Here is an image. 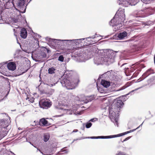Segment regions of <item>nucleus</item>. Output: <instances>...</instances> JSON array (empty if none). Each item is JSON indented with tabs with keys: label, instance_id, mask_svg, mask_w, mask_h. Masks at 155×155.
Returning a JSON list of instances; mask_svg holds the SVG:
<instances>
[{
	"label": "nucleus",
	"instance_id": "nucleus-1",
	"mask_svg": "<svg viewBox=\"0 0 155 155\" xmlns=\"http://www.w3.org/2000/svg\"><path fill=\"white\" fill-rule=\"evenodd\" d=\"M78 79L73 78L71 71H66L61 77L60 83L63 87L68 90L75 88L78 84Z\"/></svg>",
	"mask_w": 155,
	"mask_h": 155
},
{
	"label": "nucleus",
	"instance_id": "nucleus-2",
	"mask_svg": "<svg viewBox=\"0 0 155 155\" xmlns=\"http://www.w3.org/2000/svg\"><path fill=\"white\" fill-rule=\"evenodd\" d=\"M124 9L118 10L109 23L114 27L113 29L117 31L122 29V26L125 20Z\"/></svg>",
	"mask_w": 155,
	"mask_h": 155
},
{
	"label": "nucleus",
	"instance_id": "nucleus-3",
	"mask_svg": "<svg viewBox=\"0 0 155 155\" xmlns=\"http://www.w3.org/2000/svg\"><path fill=\"white\" fill-rule=\"evenodd\" d=\"M117 52L110 51L107 52L106 55H104L103 57H96L94 59V63L97 65L100 64L108 65L112 63L114 61Z\"/></svg>",
	"mask_w": 155,
	"mask_h": 155
},
{
	"label": "nucleus",
	"instance_id": "nucleus-4",
	"mask_svg": "<svg viewBox=\"0 0 155 155\" xmlns=\"http://www.w3.org/2000/svg\"><path fill=\"white\" fill-rule=\"evenodd\" d=\"M50 52V51L47 48L42 47L40 50L34 51L32 53L31 57L35 61L42 62L46 58L47 54Z\"/></svg>",
	"mask_w": 155,
	"mask_h": 155
},
{
	"label": "nucleus",
	"instance_id": "nucleus-5",
	"mask_svg": "<svg viewBox=\"0 0 155 155\" xmlns=\"http://www.w3.org/2000/svg\"><path fill=\"white\" fill-rule=\"evenodd\" d=\"M93 47H90L87 49L81 48L75 54L77 61L78 62H84L90 59V52H88V50L93 49Z\"/></svg>",
	"mask_w": 155,
	"mask_h": 155
},
{
	"label": "nucleus",
	"instance_id": "nucleus-6",
	"mask_svg": "<svg viewBox=\"0 0 155 155\" xmlns=\"http://www.w3.org/2000/svg\"><path fill=\"white\" fill-rule=\"evenodd\" d=\"M12 9H5L2 12L0 15V24H9L12 15L14 14V12H12Z\"/></svg>",
	"mask_w": 155,
	"mask_h": 155
},
{
	"label": "nucleus",
	"instance_id": "nucleus-7",
	"mask_svg": "<svg viewBox=\"0 0 155 155\" xmlns=\"http://www.w3.org/2000/svg\"><path fill=\"white\" fill-rule=\"evenodd\" d=\"M15 9L14 12H17L18 15L24 13L25 12L26 6L28 3L25 5V0H15Z\"/></svg>",
	"mask_w": 155,
	"mask_h": 155
},
{
	"label": "nucleus",
	"instance_id": "nucleus-8",
	"mask_svg": "<svg viewBox=\"0 0 155 155\" xmlns=\"http://www.w3.org/2000/svg\"><path fill=\"white\" fill-rule=\"evenodd\" d=\"M9 124L8 120L5 119L0 120V140L7 135L8 131L7 127Z\"/></svg>",
	"mask_w": 155,
	"mask_h": 155
},
{
	"label": "nucleus",
	"instance_id": "nucleus-9",
	"mask_svg": "<svg viewBox=\"0 0 155 155\" xmlns=\"http://www.w3.org/2000/svg\"><path fill=\"white\" fill-rule=\"evenodd\" d=\"M120 110H117V109L113 107L110 108L109 110V116L111 121L113 122L115 125L117 127L118 126V119L119 117L118 112Z\"/></svg>",
	"mask_w": 155,
	"mask_h": 155
},
{
	"label": "nucleus",
	"instance_id": "nucleus-10",
	"mask_svg": "<svg viewBox=\"0 0 155 155\" xmlns=\"http://www.w3.org/2000/svg\"><path fill=\"white\" fill-rule=\"evenodd\" d=\"M70 100H71L70 99ZM61 101L58 103V105L56 107L58 109H60L64 111V113H67L68 111H70V110L67 108V104H64V103H68L69 102V99H68L67 97H63L62 99H61Z\"/></svg>",
	"mask_w": 155,
	"mask_h": 155
},
{
	"label": "nucleus",
	"instance_id": "nucleus-11",
	"mask_svg": "<svg viewBox=\"0 0 155 155\" xmlns=\"http://www.w3.org/2000/svg\"><path fill=\"white\" fill-rule=\"evenodd\" d=\"M13 14V16H14V17L11 18L9 23L12 22L13 24L17 25V27H15L16 28L21 27L22 26V24L21 21V14L18 15L17 12H14Z\"/></svg>",
	"mask_w": 155,
	"mask_h": 155
},
{
	"label": "nucleus",
	"instance_id": "nucleus-12",
	"mask_svg": "<svg viewBox=\"0 0 155 155\" xmlns=\"http://www.w3.org/2000/svg\"><path fill=\"white\" fill-rule=\"evenodd\" d=\"M127 64V63L123 64L121 65V67L124 70V72L127 76H129L132 75V76L135 77L133 74L134 73V71H136L137 69L138 65H135L131 67H130L129 68L126 67V66L124 67V66Z\"/></svg>",
	"mask_w": 155,
	"mask_h": 155
},
{
	"label": "nucleus",
	"instance_id": "nucleus-13",
	"mask_svg": "<svg viewBox=\"0 0 155 155\" xmlns=\"http://www.w3.org/2000/svg\"><path fill=\"white\" fill-rule=\"evenodd\" d=\"M55 43H59L61 46H64L67 47H72L74 45V41L72 40H60V39H53Z\"/></svg>",
	"mask_w": 155,
	"mask_h": 155
},
{
	"label": "nucleus",
	"instance_id": "nucleus-14",
	"mask_svg": "<svg viewBox=\"0 0 155 155\" xmlns=\"http://www.w3.org/2000/svg\"><path fill=\"white\" fill-rule=\"evenodd\" d=\"M75 99L77 101L81 102H83L85 104L91 101L94 99V97L92 96H85L83 94H81L79 96H77L75 97Z\"/></svg>",
	"mask_w": 155,
	"mask_h": 155
},
{
	"label": "nucleus",
	"instance_id": "nucleus-15",
	"mask_svg": "<svg viewBox=\"0 0 155 155\" xmlns=\"http://www.w3.org/2000/svg\"><path fill=\"white\" fill-rule=\"evenodd\" d=\"M117 3L123 6L128 7L130 5H135L137 2L135 0H118Z\"/></svg>",
	"mask_w": 155,
	"mask_h": 155
},
{
	"label": "nucleus",
	"instance_id": "nucleus-16",
	"mask_svg": "<svg viewBox=\"0 0 155 155\" xmlns=\"http://www.w3.org/2000/svg\"><path fill=\"white\" fill-rule=\"evenodd\" d=\"M51 103L49 100L43 99L39 101V104L41 108L46 109L51 106Z\"/></svg>",
	"mask_w": 155,
	"mask_h": 155
},
{
	"label": "nucleus",
	"instance_id": "nucleus-17",
	"mask_svg": "<svg viewBox=\"0 0 155 155\" xmlns=\"http://www.w3.org/2000/svg\"><path fill=\"white\" fill-rule=\"evenodd\" d=\"M96 38L97 37L95 35H94L89 37L85 38L86 40L85 41V42L87 43L86 45H90L92 44L97 42L98 40H92L93 39L95 38Z\"/></svg>",
	"mask_w": 155,
	"mask_h": 155
},
{
	"label": "nucleus",
	"instance_id": "nucleus-18",
	"mask_svg": "<svg viewBox=\"0 0 155 155\" xmlns=\"http://www.w3.org/2000/svg\"><path fill=\"white\" fill-rule=\"evenodd\" d=\"M125 42L129 45L132 48H136L137 46V41H134L133 38H131L128 40L126 41Z\"/></svg>",
	"mask_w": 155,
	"mask_h": 155
},
{
	"label": "nucleus",
	"instance_id": "nucleus-19",
	"mask_svg": "<svg viewBox=\"0 0 155 155\" xmlns=\"http://www.w3.org/2000/svg\"><path fill=\"white\" fill-rule=\"evenodd\" d=\"M15 0H8L4 4V6L6 9H12L11 8L12 6L15 8V5L14 3Z\"/></svg>",
	"mask_w": 155,
	"mask_h": 155
},
{
	"label": "nucleus",
	"instance_id": "nucleus-20",
	"mask_svg": "<svg viewBox=\"0 0 155 155\" xmlns=\"http://www.w3.org/2000/svg\"><path fill=\"white\" fill-rule=\"evenodd\" d=\"M124 103L122 101L120 100H118L117 102L115 103V105L114 106H113L112 107L116 108L117 110H120V108L122 107Z\"/></svg>",
	"mask_w": 155,
	"mask_h": 155
},
{
	"label": "nucleus",
	"instance_id": "nucleus-21",
	"mask_svg": "<svg viewBox=\"0 0 155 155\" xmlns=\"http://www.w3.org/2000/svg\"><path fill=\"white\" fill-rule=\"evenodd\" d=\"M143 87V86H141V87H139L138 88H137L134 90H133L129 92L128 94H127L126 95H123L122 97H120V98L122 99V101H126L128 99V98H127L126 97L127 96L130 94V95H132L134 93L133 92L136 91L137 90H138L140 89Z\"/></svg>",
	"mask_w": 155,
	"mask_h": 155
},
{
	"label": "nucleus",
	"instance_id": "nucleus-22",
	"mask_svg": "<svg viewBox=\"0 0 155 155\" xmlns=\"http://www.w3.org/2000/svg\"><path fill=\"white\" fill-rule=\"evenodd\" d=\"M114 138V135L107 136H99L97 137H89L88 138L91 139H109Z\"/></svg>",
	"mask_w": 155,
	"mask_h": 155
},
{
	"label": "nucleus",
	"instance_id": "nucleus-23",
	"mask_svg": "<svg viewBox=\"0 0 155 155\" xmlns=\"http://www.w3.org/2000/svg\"><path fill=\"white\" fill-rule=\"evenodd\" d=\"M127 33L125 31L121 32L117 34V37L118 39L121 40L127 38Z\"/></svg>",
	"mask_w": 155,
	"mask_h": 155
},
{
	"label": "nucleus",
	"instance_id": "nucleus-24",
	"mask_svg": "<svg viewBox=\"0 0 155 155\" xmlns=\"http://www.w3.org/2000/svg\"><path fill=\"white\" fill-rule=\"evenodd\" d=\"M7 66L9 70L11 71H14L16 68V65L15 63L13 62L9 63Z\"/></svg>",
	"mask_w": 155,
	"mask_h": 155
},
{
	"label": "nucleus",
	"instance_id": "nucleus-25",
	"mask_svg": "<svg viewBox=\"0 0 155 155\" xmlns=\"http://www.w3.org/2000/svg\"><path fill=\"white\" fill-rule=\"evenodd\" d=\"M20 36L23 38H25L27 36L28 33L26 30L24 28H21L20 31Z\"/></svg>",
	"mask_w": 155,
	"mask_h": 155
},
{
	"label": "nucleus",
	"instance_id": "nucleus-26",
	"mask_svg": "<svg viewBox=\"0 0 155 155\" xmlns=\"http://www.w3.org/2000/svg\"><path fill=\"white\" fill-rule=\"evenodd\" d=\"M138 66L139 68H137V69L136 70V71H135L133 74L134 77H136L138 75L140 72L141 71V69L145 67V66L144 64H140V65H138Z\"/></svg>",
	"mask_w": 155,
	"mask_h": 155
},
{
	"label": "nucleus",
	"instance_id": "nucleus-27",
	"mask_svg": "<svg viewBox=\"0 0 155 155\" xmlns=\"http://www.w3.org/2000/svg\"><path fill=\"white\" fill-rule=\"evenodd\" d=\"M137 129L136 128V129H133L132 130H131L130 131H127V132H124L123 133L119 134H117V135H114V138L118 137H120L124 135L125 134H127L128 133H130L131 132H133L135 131Z\"/></svg>",
	"mask_w": 155,
	"mask_h": 155
},
{
	"label": "nucleus",
	"instance_id": "nucleus-28",
	"mask_svg": "<svg viewBox=\"0 0 155 155\" xmlns=\"http://www.w3.org/2000/svg\"><path fill=\"white\" fill-rule=\"evenodd\" d=\"M101 84L103 87L106 88H107L109 87L110 85V82L106 81L105 80H102Z\"/></svg>",
	"mask_w": 155,
	"mask_h": 155
},
{
	"label": "nucleus",
	"instance_id": "nucleus-29",
	"mask_svg": "<svg viewBox=\"0 0 155 155\" xmlns=\"http://www.w3.org/2000/svg\"><path fill=\"white\" fill-rule=\"evenodd\" d=\"M85 39V38H82L79 39H73V40H74L73 42L74 45H79L81 42V41L84 40Z\"/></svg>",
	"mask_w": 155,
	"mask_h": 155
},
{
	"label": "nucleus",
	"instance_id": "nucleus-30",
	"mask_svg": "<svg viewBox=\"0 0 155 155\" xmlns=\"http://www.w3.org/2000/svg\"><path fill=\"white\" fill-rule=\"evenodd\" d=\"M48 121L44 118H42L40 120L39 123L40 124H42L44 126L47 125Z\"/></svg>",
	"mask_w": 155,
	"mask_h": 155
},
{
	"label": "nucleus",
	"instance_id": "nucleus-31",
	"mask_svg": "<svg viewBox=\"0 0 155 155\" xmlns=\"http://www.w3.org/2000/svg\"><path fill=\"white\" fill-rule=\"evenodd\" d=\"M50 136L49 134L46 133L44 134L43 136V140L45 142H47L50 138Z\"/></svg>",
	"mask_w": 155,
	"mask_h": 155
},
{
	"label": "nucleus",
	"instance_id": "nucleus-32",
	"mask_svg": "<svg viewBox=\"0 0 155 155\" xmlns=\"http://www.w3.org/2000/svg\"><path fill=\"white\" fill-rule=\"evenodd\" d=\"M137 1V3L139 1V0H135ZM154 0H141V1L143 2V3L145 4H149L152 1H154Z\"/></svg>",
	"mask_w": 155,
	"mask_h": 155
},
{
	"label": "nucleus",
	"instance_id": "nucleus-33",
	"mask_svg": "<svg viewBox=\"0 0 155 155\" xmlns=\"http://www.w3.org/2000/svg\"><path fill=\"white\" fill-rule=\"evenodd\" d=\"M55 69L53 68H49L48 70V73L50 74H53L55 73Z\"/></svg>",
	"mask_w": 155,
	"mask_h": 155
},
{
	"label": "nucleus",
	"instance_id": "nucleus-34",
	"mask_svg": "<svg viewBox=\"0 0 155 155\" xmlns=\"http://www.w3.org/2000/svg\"><path fill=\"white\" fill-rule=\"evenodd\" d=\"M23 51L25 52L28 53H30L31 52V51L28 48H26V47H24L23 48H22Z\"/></svg>",
	"mask_w": 155,
	"mask_h": 155
},
{
	"label": "nucleus",
	"instance_id": "nucleus-35",
	"mask_svg": "<svg viewBox=\"0 0 155 155\" xmlns=\"http://www.w3.org/2000/svg\"><path fill=\"white\" fill-rule=\"evenodd\" d=\"M34 98L31 97H27L26 98V100H28L30 101L31 103H33L34 102Z\"/></svg>",
	"mask_w": 155,
	"mask_h": 155
},
{
	"label": "nucleus",
	"instance_id": "nucleus-36",
	"mask_svg": "<svg viewBox=\"0 0 155 155\" xmlns=\"http://www.w3.org/2000/svg\"><path fill=\"white\" fill-rule=\"evenodd\" d=\"M150 70H148L145 73H144L143 75V76L145 78L146 77H147L149 75H150V74L148 73L149 71H150Z\"/></svg>",
	"mask_w": 155,
	"mask_h": 155
},
{
	"label": "nucleus",
	"instance_id": "nucleus-37",
	"mask_svg": "<svg viewBox=\"0 0 155 155\" xmlns=\"http://www.w3.org/2000/svg\"><path fill=\"white\" fill-rule=\"evenodd\" d=\"M116 155H129L124 152L119 151Z\"/></svg>",
	"mask_w": 155,
	"mask_h": 155
},
{
	"label": "nucleus",
	"instance_id": "nucleus-38",
	"mask_svg": "<svg viewBox=\"0 0 155 155\" xmlns=\"http://www.w3.org/2000/svg\"><path fill=\"white\" fill-rule=\"evenodd\" d=\"M92 125V124L91 122H88L86 124L85 126L87 128H89Z\"/></svg>",
	"mask_w": 155,
	"mask_h": 155
},
{
	"label": "nucleus",
	"instance_id": "nucleus-39",
	"mask_svg": "<svg viewBox=\"0 0 155 155\" xmlns=\"http://www.w3.org/2000/svg\"><path fill=\"white\" fill-rule=\"evenodd\" d=\"M64 60V57L62 55H60L58 58V60L61 62L63 61Z\"/></svg>",
	"mask_w": 155,
	"mask_h": 155
},
{
	"label": "nucleus",
	"instance_id": "nucleus-40",
	"mask_svg": "<svg viewBox=\"0 0 155 155\" xmlns=\"http://www.w3.org/2000/svg\"><path fill=\"white\" fill-rule=\"evenodd\" d=\"M3 5L2 4V2L0 1V13H1L2 12L3 10Z\"/></svg>",
	"mask_w": 155,
	"mask_h": 155
},
{
	"label": "nucleus",
	"instance_id": "nucleus-41",
	"mask_svg": "<svg viewBox=\"0 0 155 155\" xmlns=\"http://www.w3.org/2000/svg\"><path fill=\"white\" fill-rule=\"evenodd\" d=\"M97 120H98V119L97 118H93L89 120V121H91V122H94L95 121H97Z\"/></svg>",
	"mask_w": 155,
	"mask_h": 155
},
{
	"label": "nucleus",
	"instance_id": "nucleus-42",
	"mask_svg": "<svg viewBox=\"0 0 155 155\" xmlns=\"http://www.w3.org/2000/svg\"><path fill=\"white\" fill-rule=\"evenodd\" d=\"M153 22H152L151 21H149L147 22L146 23V25H153Z\"/></svg>",
	"mask_w": 155,
	"mask_h": 155
},
{
	"label": "nucleus",
	"instance_id": "nucleus-43",
	"mask_svg": "<svg viewBox=\"0 0 155 155\" xmlns=\"http://www.w3.org/2000/svg\"><path fill=\"white\" fill-rule=\"evenodd\" d=\"M127 87V86H124L121 87L120 88H119L118 90L117 91H120V90H123L125 89V88H126Z\"/></svg>",
	"mask_w": 155,
	"mask_h": 155
},
{
	"label": "nucleus",
	"instance_id": "nucleus-44",
	"mask_svg": "<svg viewBox=\"0 0 155 155\" xmlns=\"http://www.w3.org/2000/svg\"><path fill=\"white\" fill-rule=\"evenodd\" d=\"M144 78H145L144 77L142 76V77H141L138 80H137L138 82H140L143 80Z\"/></svg>",
	"mask_w": 155,
	"mask_h": 155
},
{
	"label": "nucleus",
	"instance_id": "nucleus-45",
	"mask_svg": "<svg viewBox=\"0 0 155 155\" xmlns=\"http://www.w3.org/2000/svg\"><path fill=\"white\" fill-rule=\"evenodd\" d=\"M131 137H127L126 138H125L122 141V142H124V141H126L128 140L130 138H131Z\"/></svg>",
	"mask_w": 155,
	"mask_h": 155
},
{
	"label": "nucleus",
	"instance_id": "nucleus-46",
	"mask_svg": "<svg viewBox=\"0 0 155 155\" xmlns=\"http://www.w3.org/2000/svg\"><path fill=\"white\" fill-rule=\"evenodd\" d=\"M41 94H46V92L45 91H40Z\"/></svg>",
	"mask_w": 155,
	"mask_h": 155
},
{
	"label": "nucleus",
	"instance_id": "nucleus-47",
	"mask_svg": "<svg viewBox=\"0 0 155 155\" xmlns=\"http://www.w3.org/2000/svg\"><path fill=\"white\" fill-rule=\"evenodd\" d=\"M40 37H41V36L39 35L36 34V38H39Z\"/></svg>",
	"mask_w": 155,
	"mask_h": 155
},
{
	"label": "nucleus",
	"instance_id": "nucleus-48",
	"mask_svg": "<svg viewBox=\"0 0 155 155\" xmlns=\"http://www.w3.org/2000/svg\"><path fill=\"white\" fill-rule=\"evenodd\" d=\"M4 66H2L0 68V71H2V69L4 68Z\"/></svg>",
	"mask_w": 155,
	"mask_h": 155
},
{
	"label": "nucleus",
	"instance_id": "nucleus-49",
	"mask_svg": "<svg viewBox=\"0 0 155 155\" xmlns=\"http://www.w3.org/2000/svg\"><path fill=\"white\" fill-rule=\"evenodd\" d=\"M85 129V127L84 126L81 127V129L83 130H84Z\"/></svg>",
	"mask_w": 155,
	"mask_h": 155
},
{
	"label": "nucleus",
	"instance_id": "nucleus-50",
	"mask_svg": "<svg viewBox=\"0 0 155 155\" xmlns=\"http://www.w3.org/2000/svg\"><path fill=\"white\" fill-rule=\"evenodd\" d=\"M55 84H56L55 83H54V84H50V85H49V86H51V87L52 86H53L54 85H55Z\"/></svg>",
	"mask_w": 155,
	"mask_h": 155
},
{
	"label": "nucleus",
	"instance_id": "nucleus-51",
	"mask_svg": "<svg viewBox=\"0 0 155 155\" xmlns=\"http://www.w3.org/2000/svg\"><path fill=\"white\" fill-rule=\"evenodd\" d=\"M78 131V130H77V129H75V130H74L73 132H77Z\"/></svg>",
	"mask_w": 155,
	"mask_h": 155
},
{
	"label": "nucleus",
	"instance_id": "nucleus-52",
	"mask_svg": "<svg viewBox=\"0 0 155 155\" xmlns=\"http://www.w3.org/2000/svg\"><path fill=\"white\" fill-rule=\"evenodd\" d=\"M36 43H37V45H38H38H39V41H38V40H36Z\"/></svg>",
	"mask_w": 155,
	"mask_h": 155
},
{
	"label": "nucleus",
	"instance_id": "nucleus-53",
	"mask_svg": "<svg viewBox=\"0 0 155 155\" xmlns=\"http://www.w3.org/2000/svg\"><path fill=\"white\" fill-rule=\"evenodd\" d=\"M143 123V122L137 128V129H138L140 127H141L142 126Z\"/></svg>",
	"mask_w": 155,
	"mask_h": 155
},
{
	"label": "nucleus",
	"instance_id": "nucleus-54",
	"mask_svg": "<svg viewBox=\"0 0 155 155\" xmlns=\"http://www.w3.org/2000/svg\"><path fill=\"white\" fill-rule=\"evenodd\" d=\"M143 123V122L137 128V129H138L140 127H141L142 126Z\"/></svg>",
	"mask_w": 155,
	"mask_h": 155
},
{
	"label": "nucleus",
	"instance_id": "nucleus-55",
	"mask_svg": "<svg viewBox=\"0 0 155 155\" xmlns=\"http://www.w3.org/2000/svg\"><path fill=\"white\" fill-rule=\"evenodd\" d=\"M121 61L119 62L118 63V65H120V64H121Z\"/></svg>",
	"mask_w": 155,
	"mask_h": 155
},
{
	"label": "nucleus",
	"instance_id": "nucleus-56",
	"mask_svg": "<svg viewBox=\"0 0 155 155\" xmlns=\"http://www.w3.org/2000/svg\"><path fill=\"white\" fill-rule=\"evenodd\" d=\"M98 90L99 91H100L101 93H103V92L102 91V90H101L100 91V89H98Z\"/></svg>",
	"mask_w": 155,
	"mask_h": 155
},
{
	"label": "nucleus",
	"instance_id": "nucleus-57",
	"mask_svg": "<svg viewBox=\"0 0 155 155\" xmlns=\"http://www.w3.org/2000/svg\"><path fill=\"white\" fill-rule=\"evenodd\" d=\"M31 0H30V1H29V2H28V3H29V2L31 1ZM28 0H25V2H28Z\"/></svg>",
	"mask_w": 155,
	"mask_h": 155
},
{
	"label": "nucleus",
	"instance_id": "nucleus-58",
	"mask_svg": "<svg viewBox=\"0 0 155 155\" xmlns=\"http://www.w3.org/2000/svg\"><path fill=\"white\" fill-rule=\"evenodd\" d=\"M61 115H58V116H54V117H60L61 116Z\"/></svg>",
	"mask_w": 155,
	"mask_h": 155
},
{
	"label": "nucleus",
	"instance_id": "nucleus-59",
	"mask_svg": "<svg viewBox=\"0 0 155 155\" xmlns=\"http://www.w3.org/2000/svg\"><path fill=\"white\" fill-rule=\"evenodd\" d=\"M51 91L52 92H54V90L53 89H51Z\"/></svg>",
	"mask_w": 155,
	"mask_h": 155
},
{
	"label": "nucleus",
	"instance_id": "nucleus-60",
	"mask_svg": "<svg viewBox=\"0 0 155 155\" xmlns=\"http://www.w3.org/2000/svg\"><path fill=\"white\" fill-rule=\"evenodd\" d=\"M37 150H38L41 153H42L40 149H38Z\"/></svg>",
	"mask_w": 155,
	"mask_h": 155
},
{
	"label": "nucleus",
	"instance_id": "nucleus-61",
	"mask_svg": "<svg viewBox=\"0 0 155 155\" xmlns=\"http://www.w3.org/2000/svg\"><path fill=\"white\" fill-rule=\"evenodd\" d=\"M18 129L19 130H21V129L19 127V128H18Z\"/></svg>",
	"mask_w": 155,
	"mask_h": 155
},
{
	"label": "nucleus",
	"instance_id": "nucleus-62",
	"mask_svg": "<svg viewBox=\"0 0 155 155\" xmlns=\"http://www.w3.org/2000/svg\"><path fill=\"white\" fill-rule=\"evenodd\" d=\"M71 94H69V96H71Z\"/></svg>",
	"mask_w": 155,
	"mask_h": 155
},
{
	"label": "nucleus",
	"instance_id": "nucleus-63",
	"mask_svg": "<svg viewBox=\"0 0 155 155\" xmlns=\"http://www.w3.org/2000/svg\"><path fill=\"white\" fill-rule=\"evenodd\" d=\"M59 82V81H58V82H57L56 83V84H57V83H58Z\"/></svg>",
	"mask_w": 155,
	"mask_h": 155
},
{
	"label": "nucleus",
	"instance_id": "nucleus-64",
	"mask_svg": "<svg viewBox=\"0 0 155 155\" xmlns=\"http://www.w3.org/2000/svg\"><path fill=\"white\" fill-rule=\"evenodd\" d=\"M74 140H73V141H72V143H73L74 142Z\"/></svg>",
	"mask_w": 155,
	"mask_h": 155
}]
</instances>
